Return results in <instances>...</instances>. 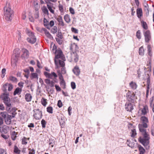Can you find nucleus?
<instances>
[{"instance_id":"1","label":"nucleus","mask_w":154,"mask_h":154,"mask_svg":"<svg viewBox=\"0 0 154 154\" xmlns=\"http://www.w3.org/2000/svg\"><path fill=\"white\" fill-rule=\"evenodd\" d=\"M142 124H138V128L140 131L142 133V134L143 136L142 138L140 137L138 138L139 142L142 144L144 147H146L149 143V135L147 134L146 131V129H144L143 128H146L148 127L147 123L142 122Z\"/></svg>"},{"instance_id":"2","label":"nucleus","mask_w":154,"mask_h":154,"mask_svg":"<svg viewBox=\"0 0 154 154\" xmlns=\"http://www.w3.org/2000/svg\"><path fill=\"white\" fill-rule=\"evenodd\" d=\"M8 5L9 6L8 7H5L3 9L4 17L7 21L11 22L14 16V11L9 6V4Z\"/></svg>"},{"instance_id":"3","label":"nucleus","mask_w":154,"mask_h":154,"mask_svg":"<svg viewBox=\"0 0 154 154\" xmlns=\"http://www.w3.org/2000/svg\"><path fill=\"white\" fill-rule=\"evenodd\" d=\"M8 94L3 93L2 95H1L0 97L3 101V102L6 106V110L10 111V108L12 107L11 103V100L8 97Z\"/></svg>"},{"instance_id":"4","label":"nucleus","mask_w":154,"mask_h":154,"mask_svg":"<svg viewBox=\"0 0 154 154\" xmlns=\"http://www.w3.org/2000/svg\"><path fill=\"white\" fill-rule=\"evenodd\" d=\"M8 94L3 93L2 95H1L0 97L3 101V102L6 106V110L10 111V108L12 107L11 103V100L8 97Z\"/></svg>"},{"instance_id":"5","label":"nucleus","mask_w":154,"mask_h":154,"mask_svg":"<svg viewBox=\"0 0 154 154\" xmlns=\"http://www.w3.org/2000/svg\"><path fill=\"white\" fill-rule=\"evenodd\" d=\"M54 53L56 54L54 59L56 60L58 58H60L63 61L66 60L65 58L64 57L63 52L60 48H59L57 50H56Z\"/></svg>"},{"instance_id":"6","label":"nucleus","mask_w":154,"mask_h":154,"mask_svg":"<svg viewBox=\"0 0 154 154\" xmlns=\"http://www.w3.org/2000/svg\"><path fill=\"white\" fill-rule=\"evenodd\" d=\"M127 99L129 102L134 103L135 99L136 96L134 92L128 91L126 94Z\"/></svg>"},{"instance_id":"7","label":"nucleus","mask_w":154,"mask_h":154,"mask_svg":"<svg viewBox=\"0 0 154 154\" xmlns=\"http://www.w3.org/2000/svg\"><path fill=\"white\" fill-rule=\"evenodd\" d=\"M34 114L33 116L36 120H39L42 118V111H40L39 109H34L33 110Z\"/></svg>"},{"instance_id":"8","label":"nucleus","mask_w":154,"mask_h":154,"mask_svg":"<svg viewBox=\"0 0 154 154\" xmlns=\"http://www.w3.org/2000/svg\"><path fill=\"white\" fill-rule=\"evenodd\" d=\"M143 35L145 42L148 43L151 39V33L149 30L143 32Z\"/></svg>"},{"instance_id":"9","label":"nucleus","mask_w":154,"mask_h":154,"mask_svg":"<svg viewBox=\"0 0 154 154\" xmlns=\"http://www.w3.org/2000/svg\"><path fill=\"white\" fill-rule=\"evenodd\" d=\"M44 74L46 78H48V79H53V77L55 78H57V75L54 72H52L50 73L48 72L45 71L44 72Z\"/></svg>"},{"instance_id":"10","label":"nucleus","mask_w":154,"mask_h":154,"mask_svg":"<svg viewBox=\"0 0 154 154\" xmlns=\"http://www.w3.org/2000/svg\"><path fill=\"white\" fill-rule=\"evenodd\" d=\"M147 78H146V85L147 89L146 91V97H147L149 95V85L150 83V74H147Z\"/></svg>"},{"instance_id":"11","label":"nucleus","mask_w":154,"mask_h":154,"mask_svg":"<svg viewBox=\"0 0 154 154\" xmlns=\"http://www.w3.org/2000/svg\"><path fill=\"white\" fill-rule=\"evenodd\" d=\"M17 110V109L15 107H12L11 108H10V111H6L8 113L12 115H10V116H11L13 118H14L15 116L17 114V112H16Z\"/></svg>"},{"instance_id":"12","label":"nucleus","mask_w":154,"mask_h":154,"mask_svg":"<svg viewBox=\"0 0 154 154\" xmlns=\"http://www.w3.org/2000/svg\"><path fill=\"white\" fill-rule=\"evenodd\" d=\"M132 103L126 102L125 105V109L127 111L131 112L134 109L133 105Z\"/></svg>"},{"instance_id":"13","label":"nucleus","mask_w":154,"mask_h":154,"mask_svg":"<svg viewBox=\"0 0 154 154\" xmlns=\"http://www.w3.org/2000/svg\"><path fill=\"white\" fill-rule=\"evenodd\" d=\"M21 51L23 53L22 55V57L24 58H28L29 57V51L26 49L23 48L22 49Z\"/></svg>"},{"instance_id":"14","label":"nucleus","mask_w":154,"mask_h":154,"mask_svg":"<svg viewBox=\"0 0 154 154\" xmlns=\"http://www.w3.org/2000/svg\"><path fill=\"white\" fill-rule=\"evenodd\" d=\"M27 41L32 44H34L36 41V38L35 35L27 38H26Z\"/></svg>"},{"instance_id":"15","label":"nucleus","mask_w":154,"mask_h":154,"mask_svg":"<svg viewBox=\"0 0 154 154\" xmlns=\"http://www.w3.org/2000/svg\"><path fill=\"white\" fill-rule=\"evenodd\" d=\"M72 71L77 76L79 75L80 72V70L78 66H75L72 69Z\"/></svg>"},{"instance_id":"16","label":"nucleus","mask_w":154,"mask_h":154,"mask_svg":"<svg viewBox=\"0 0 154 154\" xmlns=\"http://www.w3.org/2000/svg\"><path fill=\"white\" fill-rule=\"evenodd\" d=\"M136 13L137 17L139 19H140L141 17L143 16V11L142 8H137Z\"/></svg>"},{"instance_id":"17","label":"nucleus","mask_w":154,"mask_h":154,"mask_svg":"<svg viewBox=\"0 0 154 154\" xmlns=\"http://www.w3.org/2000/svg\"><path fill=\"white\" fill-rule=\"evenodd\" d=\"M45 82L48 84L50 85L51 87H53L54 86V82L53 81H51L49 79H45Z\"/></svg>"},{"instance_id":"18","label":"nucleus","mask_w":154,"mask_h":154,"mask_svg":"<svg viewBox=\"0 0 154 154\" xmlns=\"http://www.w3.org/2000/svg\"><path fill=\"white\" fill-rule=\"evenodd\" d=\"M12 118H13L11 117V116H10V115H8V116H7V118L4 120H5L6 124L7 125H9L11 124V119Z\"/></svg>"},{"instance_id":"19","label":"nucleus","mask_w":154,"mask_h":154,"mask_svg":"<svg viewBox=\"0 0 154 154\" xmlns=\"http://www.w3.org/2000/svg\"><path fill=\"white\" fill-rule=\"evenodd\" d=\"M22 88L19 87L16 88L13 93V95L14 96L16 95V94L19 95L21 94L22 92Z\"/></svg>"},{"instance_id":"20","label":"nucleus","mask_w":154,"mask_h":154,"mask_svg":"<svg viewBox=\"0 0 154 154\" xmlns=\"http://www.w3.org/2000/svg\"><path fill=\"white\" fill-rule=\"evenodd\" d=\"M32 97L29 93H26L25 95V99L26 101L29 102L31 101Z\"/></svg>"},{"instance_id":"21","label":"nucleus","mask_w":154,"mask_h":154,"mask_svg":"<svg viewBox=\"0 0 154 154\" xmlns=\"http://www.w3.org/2000/svg\"><path fill=\"white\" fill-rule=\"evenodd\" d=\"M147 51L148 55L151 57L152 56V51L150 45H148L147 46Z\"/></svg>"},{"instance_id":"22","label":"nucleus","mask_w":154,"mask_h":154,"mask_svg":"<svg viewBox=\"0 0 154 154\" xmlns=\"http://www.w3.org/2000/svg\"><path fill=\"white\" fill-rule=\"evenodd\" d=\"M57 20V21L59 22L60 24L62 26H63L64 25V22L63 21V19L62 18V17L61 16H58V18H57L56 17L55 18Z\"/></svg>"},{"instance_id":"23","label":"nucleus","mask_w":154,"mask_h":154,"mask_svg":"<svg viewBox=\"0 0 154 154\" xmlns=\"http://www.w3.org/2000/svg\"><path fill=\"white\" fill-rule=\"evenodd\" d=\"M139 150L140 152L139 154H144L145 152L146 151L145 149L141 145H139L138 146Z\"/></svg>"},{"instance_id":"24","label":"nucleus","mask_w":154,"mask_h":154,"mask_svg":"<svg viewBox=\"0 0 154 154\" xmlns=\"http://www.w3.org/2000/svg\"><path fill=\"white\" fill-rule=\"evenodd\" d=\"M59 116L60 117V119L59 120V123L60 125H63L65 123L64 116L62 114H60Z\"/></svg>"},{"instance_id":"25","label":"nucleus","mask_w":154,"mask_h":154,"mask_svg":"<svg viewBox=\"0 0 154 154\" xmlns=\"http://www.w3.org/2000/svg\"><path fill=\"white\" fill-rule=\"evenodd\" d=\"M8 112L6 111L1 112H0V115L4 120L6 118H7V116H8V115H10L8 114Z\"/></svg>"},{"instance_id":"26","label":"nucleus","mask_w":154,"mask_h":154,"mask_svg":"<svg viewBox=\"0 0 154 154\" xmlns=\"http://www.w3.org/2000/svg\"><path fill=\"white\" fill-rule=\"evenodd\" d=\"M139 54L140 55L142 56L144 55V50L143 47L142 46L140 47L139 49Z\"/></svg>"},{"instance_id":"27","label":"nucleus","mask_w":154,"mask_h":154,"mask_svg":"<svg viewBox=\"0 0 154 154\" xmlns=\"http://www.w3.org/2000/svg\"><path fill=\"white\" fill-rule=\"evenodd\" d=\"M43 23L44 26L48 29H50V27H49L48 21L45 18H44Z\"/></svg>"},{"instance_id":"28","label":"nucleus","mask_w":154,"mask_h":154,"mask_svg":"<svg viewBox=\"0 0 154 154\" xmlns=\"http://www.w3.org/2000/svg\"><path fill=\"white\" fill-rule=\"evenodd\" d=\"M141 26L145 30H147L148 29V26L146 22L143 20L141 21Z\"/></svg>"},{"instance_id":"29","label":"nucleus","mask_w":154,"mask_h":154,"mask_svg":"<svg viewBox=\"0 0 154 154\" xmlns=\"http://www.w3.org/2000/svg\"><path fill=\"white\" fill-rule=\"evenodd\" d=\"M8 80L12 82H13L16 83L17 82V79L15 77L13 76H10L9 77Z\"/></svg>"},{"instance_id":"30","label":"nucleus","mask_w":154,"mask_h":154,"mask_svg":"<svg viewBox=\"0 0 154 154\" xmlns=\"http://www.w3.org/2000/svg\"><path fill=\"white\" fill-rule=\"evenodd\" d=\"M131 136L133 138H134L136 135L137 134L135 128L131 129Z\"/></svg>"},{"instance_id":"31","label":"nucleus","mask_w":154,"mask_h":154,"mask_svg":"<svg viewBox=\"0 0 154 154\" xmlns=\"http://www.w3.org/2000/svg\"><path fill=\"white\" fill-rule=\"evenodd\" d=\"M129 85L131 88L134 90L136 89L137 86V84L133 82H131L130 83Z\"/></svg>"},{"instance_id":"32","label":"nucleus","mask_w":154,"mask_h":154,"mask_svg":"<svg viewBox=\"0 0 154 154\" xmlns=\"http://www.w3.org/2000/svg\"><path fill=\"white\" fill-rule=\"evenodd\" d=\"M64 18L65 21L67 23H69L70 22V19L69 16L68 14H66L64 16Z\"/></svg>"},{"instance_id":"33","label":"nucleus","mask_w":154,"mask_h":154,"mask_svg":"<svg viewBox=\"0 0 154 154\" xmlns=\"http://www.w3.org/2000/svg\"><path fill=\"white\" fill-rule=\"evenodd\" d=\"M14 152L16 154H20V150L19 149L16 145H15L14 146Z\"/></svg>"},{"instance_id":"34","label":"nucleus","mask_w":154,"mask_h":154,"mask_svg":"<svg viewBox=\"0 0 154 154\" xmlns=\"http://www.w3.org/2000/svg\"><path fill=\"white\" fill-rule=\"evenodd\" d=\"M148 111V106H144L143 109L142 110V113L144 115H146Z\"/></svg>"},{"instance_id":"35","label":"nucleus","mask_w":154,"mask_h":154,"mask_svg":"<svg viewBox=\"0 0 154 154\" xmlns=\"http://www.w3.org/2000/svg\"><path fill=\"white\" fill-rule=\"evenodd\" d=\"M136 37L139 40L141 38V32L140 30H138L136 33Z\"/></svg>"},{"instance_id":"36","label":"nucleus","mask_w":154,"mask_h":154,"mask_svg":"<svg viewBox=\"0 0 154 154\" xmlns=\"http://www.w3.org/2000/svg\"><path fill=\"white\" fill-rule=\"evenodd\" d=\"M30 78L32 79L35 78L38 79V75L36 73H32L31 74Z\"/></svg>"},{"instance_id":"37","label":"nucleus","mask_w":154,"mask_h":154,"mask_svg":"<svg viewBox=\"0 0 154 154\" xmlns=\"http://www.w3.org/2000/svg\"><path fill=\"white\" fill-rule=\"evenodd\" d=\"M56 36L60 39H63V36L60 30H58Z\"/></svg>"},{"instance_id":"38","label":"nucleus","mask_w":154,"mask_h":154,"mask_svg":"<svg viewBox=\"0 0 154 154\" xmlns=\"http://www.w3.org/2000/svg\"><path fill=\"white\" fill-rule=\"evenodd\" d=\"M140 120L142 122L148 123L149 122L148 119L144 116H141L140 118Z\"/></svg>"},{"instance_id":"39","label":"nucleus","mask_w":154,"mask_h":154,"mask_svg":"<svg viewBox=\"0 0 154 154\" xmlns=\"http://www.w3.org/2000/svg\"><path fill=\"white\" fill-rule=\"evenodd\" d=\"M60 84L61 86H63V89H65L66 88V83L64 80L60 81Z\"/></svg>"},{"instance_id":"40","label":"nucleus","mask_w":154,"mask_h":154,"mask_svg":"<svg viewBox=\"0 0 154 154\" xmlns=\"http://www.w3.org/2000/svg\"><path fill=\"white\" fill-rule=\"evenodd\" d=\"M22 144L23 145H26L27 143V138L25 137H23L21 139Z\"/></svg>"},{"instance_id":"41","label":"nucleus","mask_w":154,"mask_h":154,"mask_svg":"<svg viewBox=\"0 0 154 154\" xmlns=\"http://www.w3.org/2000/svg\"><path fill=\"white\" fill-rule=\"evenodd\" d=\"M63 60H58V64L61 67H65V63Z\"/></svg>"},{"instance_id":"42","label":"nucleus","mask_w":154,"mask_h":154,"mask_svg":"<svg viewBox=\"0 0 154 154\" xmlns=\"http://www.w3.org/2000/svg\"><path fill=\"white\" fill-rule=\"evenodd\" d=\"M57 27L56 26H54L51 29V32L53 34H55L57 32Z\"/></svg>"},{"instance_id":"43","label":"nucleus","mask_w":154,"mask_h":154,"mask_svg":"<svg viewBox=\"0 0 154 154\" xmlns=\"http://www.w3.org/2000/svg\"><path fill=\"white\" fill-rule=\"evenodd\" d=\"M53 108L51 106H48L47 108V112L50 113L52 114L53 113Z\"/></svg>"},{"instance_id":"44","label":"nucleus","mask_w":154,"mask_h":154,"mask_svg":"<svg viewBox=\"0 0 154 154\" xmlns=\"http://www.w3.org/2000/svg\"><path fill=\"white\" fill-rule=\"evenodd\" d=\"M47 122L44 119H42L41 121V124L42 128H45L46 127V124Z\"/></svg>"},{"instance_id":"45","label":"nucleus","mask_w":154,"mask_h":154,"mask_svg":"<svg viewBox=\"0 0 154 154\" xmlns=\"http://www.w3.org/2000/svg\"><path fill=\"white\" fill-rule=\"evenodd\" d=\"M58 8L61 13H64V9L62 5L60 4H59L58 5Z\"/></svg>"},{"instance_id":"46","label":"nucleus","mask_w":154,"mask_h":154,"mask_svg":"<svg viewBox=\"0 0 154 154\" xmlns=\"http://www.w3.org/2000/svg\"><path fill=\"white\" fill-rule=\"evenodd\" d=\"M47 100L44 98H42L41 100L42 104L44 106H45L47 104L46 102Z\"/></svg>"},{"instance_id":"47","label":"nucleus","mask_w":154,"mask_h":154,"mask_svg":"<svg viewBox=\"0 0 154 154\" xmlns=\"http://www.w3.org/2000/svg\"><path fill=\"white\" fill-rule=\"evenodd\" d=\"M55 141L54 140L49 139V144L51 145V147H53L55 143Z\"/></svg>"},{"instance_id":"48","label":"nucleus","mask_w":154,"mask_h":154,"mask_svg":"<svg viewBox=\"0 0 154 154\" xmlns=\"http://www.w3.org/2000/svg\"><path fill=\"white\" fill-rule=\"evenodd\" d=\"M55 39L57 43L60 45H61L63 41L62 39H60L58 38H55Z\"/></svg>"},{"instance_id":"49","label":"nucleus","mask_w":154,"mask_h":154,"mask_svg":"<svg viewBox=\"0 0 154 154\" xmlns=\"http://www.w3.org/2000/svg\"><path fill=\"white\" fill-rule=\"evenodd\" d=\"M47 7L49 10V11H50L51 13L54 14V11L52 9V8L53 6H49L48 5H47Z\"/></svg>"},{"instance_id":"50","label":"nucleus","mask_w":154,"mask_h":154,"mask_svg":"<svg viewBox=\"0 0 154 154\" xmlns=\"http://www.w3.org/2000/svg\"><path fill=\"white\" fill-rule=\"evenodd\" d=\"M8 85V83L5 84L3 85L2 90L3 91L5 92L4 93H7V87Z\"/></svg>"},{"instance_id":"51","label":"nucleus","mask_w":154,"mask_h":154,"mask_svg":"<svg viewBox=\"0 0 154 154\" xmlns=\"http://www.w3.org/2000/svg\"><path fill=\"white\" fill-rule=\"evenodd\" d=\"M46 36L50 39L51 40H54V38L51 35V34L49 32H48L47 34L45 35Z\"/></svg>"},{"instance_id":"52","label":"nucleus","mask_w":154,"mask_h":154,"mask_svg":"<svg viewBox=\"0 0 154 154\" xmlns=\"http://www.w3.org/2000/svg\"><path fill=\"white\" fill-rule=\"evenodd\" d=\"M0 131L1 133H3L4 134H6L8 132L7 128L5 127L3 128L2 129V131H1V127H0Z\"/></svg>"},{"instance_id":"53","label":"nucleus","mask_w":154,"mask_h":154,"mask_svg":"<svg viewBox=\"0 0 154 154\" xmlns=\"http://www.w3.org/2000/svg\"><path fill=\"white\" fill-rule=\"evenodd\" d=\"M6 71V69L5 68H3L2 69V75L1 76L2 78H3L5 77V75L6 74V72H5Z\"/></svg>"},{"instance_id":"54","label":"nucleus","mask_w":154,"mask_h":154,"mask_svg":"<svg viewBox=\"0 0 154 154\" xmlns=\"http://www.w3.org/2000/svg\"><path fill=\"white\" fill-rule=\"evenodd\" d=\"M63 103L61 100H59L58 101L57 106L59 108H61L63 106Z\"/></svg>"},{"instance_id":"55","label":"nucleus","mask_w":154,"mask_h":154,"mask_svg":"<svg viewBox=\"0 0 154 154\" xmlns=\"http://www.w3.org/2000/svg\"><path fill=\"white\" fill-rule=\"evenodd\" d=\"M71 88L73 90L76 88V85L75 82H72L71 83Z\"/></svg>"},{"instance_id":"56","label":"nucleus","mask_w":154,"mask_h":154,"mask_svg":"<svg viewBox=\"0 0 154 154\" xmlns=\"http://www.w3.org/2000/svg\"><path fill=\"white\" fill-rule=\"evenodd\" d=\"M42 11L45 14H48V11L46 7H44L42 10Z\"/></svg>"},{"instance_id":"57","label":"nucleus","mask_w":154,"mask_h":154,"mask_svg":"<svg viewBox=\"0 0 154 154\" xmlns=\"http://www.w3.org/2000/svg\"><path fill=\"white\" fill-rule=\"evenodd\" d=\"M72 31L75 33H78V30L77 29L75 28L72 27L71 28Z\"/></svg>"},{"instance_id":"58","label":"nucleus","mask_w":154,"mask_h":154,"mask_svg":"<svg viewBox=\"0 0 154 154\" xmlns=\"http://www.w3.org/2000/svg\"><path fill=\"white\" fill-rule=\"evenodd\" d=\"M29 151V154H35V150L34 149H31L30 148L28 149Z\"/></svg>"},{"instance_id":"59","label":"nucleus","mask_w":154,"mask_h":154,"mask_svg":"<svg viewBox=\"0 0 154 154\" xmlns=\"http://www.w3.org/2000/svg\"><path fill=\"white\" fill-rule=\"evenodd\" d=\"M154 96L152 97L151 98H150L149 100V104H150V106L151 107H152V103L153 100H154Z\"/></svg>"},{"instance_id":"60","label":"nucleus","mask_w":154,"mask_h":154,"mask_svg":"<svg viewBox=\"0 0 154 154\" xmlns=\"http://www.w3.org/2000/svg\"><path fill=\"white\" fill-rule=\"evenodd\" d=\"M148 64H147V66H149V67H151V61H152V58L151 57H148Z\"/></svg>"},{"instance_id":"61","label":"nucleus","mask_w":154,"mask_h":154,"mask_svg":"<svg viewBox=\"0 0 154 154\" xmlns=\"http://www.w3.org/2000/svg\"><path fill=\"white\" fill-rule=\"evenodd\" d=\"M45 1L46 4L47 5H48L49 6H53V4L51 3V1H46V0H45Z\"/></svg>"},{"instance_id":"62","label":"nucleus","mask_w":154,"mask_h":154,"mask_svg":"<svg viewBox=\"0 0 154 154\" xmlns=\"http://www.w3.org/2000/svg\"><path fill=\"white\" fill-rule=\"evenodd\" d=\"M74 57L75 58L74 59V61L75 63H77L79 60V56L78 55L76 56H74Z\"/></svg>"},{"instance_id":"63","label":"nucleus","mask_w":154,"mask_h":154,"mask_svg":"<svg viewBox=\"0 0 154 154\" xmlns=\"http://www.w3.org/2000/svg\"><path fill=\"white\" fill-rule=\"evenodd\" d=\"M69 11L70 13L72 14H74L75 13L74 10L71 7L69 8Z\"/></svg>"},{"instance_id":"64","label":"nucleus","mask_w":154,"mask_h":154,"mask_svg":"<svg viewBox=\"0 0 154 154\" xmlns=\"http://www.w3.org/2000/svg\"><path fill=\"white\" fill-rule=\"evenodd\" d=\"M13 88V85L11 84H8V90L9 91H11L12 89Z\"/></svg>"}]
</instances>
